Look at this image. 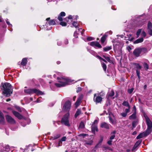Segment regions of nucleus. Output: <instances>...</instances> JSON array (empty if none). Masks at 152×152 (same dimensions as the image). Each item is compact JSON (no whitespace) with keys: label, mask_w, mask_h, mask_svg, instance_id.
<instances>
[{"label":"nucleus","mask_w":152,"mask_h":152,"mask_svg":"<svg viewBox=\"0 0 152 152\" xmlns=\"http://www.w3.org/2000/svg\"><path fill=\"white\" fill-rule=\"evenodd\" d=\"M81 91V88H78V90L77 91V92L78 91Z\"/></svg>","instance_id":"obj_64"},{"label":"nucleus","mask_w":152,"mask_h":152,"mask_svg":"<svg viewBox=\"0 0 152 152\" xmlns=\"http://www.w3.org/2000/svg\"><path fill=\"white\" fill-rule=\"evenodd\" d=\"M60 15L58 16V19L60 21H62V18Z\"/></svg>","instance_id":"obj_47"},{"label":"nucleus","mask_w":152,"mask_h":152,"mask_svg":"<svg viewBox=\"0 0 152 152\" xmlns=\"http://www.w3.org/2000/svg\"><path fill=\"white\" fill-rule=\"evenodd\" d=\"M65 13L64 12H61L60 13V15L62 17L64 16H65Z\"/></svg>","instance_id":"obj_45"},{"label":"nucleus","mask_w":152,"mask_h":152,"mask_svg":"<svg viewBox=\"0 0 152 152\" xmlns=\"http://www.w3.org/2000/svg\"><path fill=\"white\" fill-rule=\"evenodd\" d=\"M100 127L106 129H109V125L107 123L104 122L101 124Z\"/></svg>","instance_id":"obj_15"},{"label":"nucleus","mask_w":152,"mask_h":152,"mask_svg":"<svg viewBox=\"0 0 152 152\" xmlns=\"http://www.w3.org/2000/svg\"><path fill=\"white\" fill-rule=\"evenodd\" d=\"M87 134H80V135L82 136L83 137H84L87 135Z\"/></svg>","instance_id":"obj_57"},{"label":"nucleus","mask_w":152,"mask_h":152,"mask_svg":"<svg viewBox=\"0 0 152 152\" xmlns=\"http://www.w3.org/2000/svg\"><path fill=\"white\" fill-rule=\"evenodd\" d=\"M141 32V29H139L137 31L136 35L137 36V37H138L139 36Z\"/></svg>","instance_id":"obj_35"},{"label":"nucleus","mask_w":152,"mask_h":152,"mask_svg":"<svg viewBox=\"0 0 152 152\" xmlns=\"http://www.w3.org/2000/svg\"><path fill=\"white\" fill-rule=\"evenodd\" d=\"M144 117L147 126V128L146 131L147 132L150 133L152 131V122L146 115H144Z\"/></svg>","instance_id":"obj_4"},{"label":"nucleus","mask_w":152,"mask_h":152,"mask_svg":"<svg viewBox=\"0 0 152 152\" xmlns=\"http://www.w3.org/2000/svg\"><path fill=\"white\" fill-rule=\"evenodd\" d=\"M122 105L124 106L127 107L128 108H130V106L128 102L127 101H124L122 103Z\"/></svg>","instance_id":"obj_22"},{"label":"nucleus","mask_w":152,"mask_h":152,"mask_svg":"<svg viewBox=\"0 0 152 152\" xmlns=\"http://www.w3.org/2000/svg\"><path fill=\"white\" fill-rule=\"evenodd\" d=\"M94 39V38L91 37H88L87 38V40L88 41H90Z\"/></svg>","instance_id":"obj_40"},{"label":"nucleus","mask_w":152,"mask_h":152,"mask_svg":"<svg viewBox=\"0 0 152 152\" xmlns=\"http://www.w3.org/2000/svg\"><path fill=\"white\" fill-rule=\"evenodd\" d=\"M97 57L100 60V61H101V60H102V58L99 56H97Z\"/></svg>","instance_id":"obj_55"},{"label":"nucleus","mask_w":152,"mask_h":152,"mask_svg":"<svg viewBox=\"0 0 152 152\" xmlns=\"http://www.w3.org/2000/svg\"><path fill=\"white\" fill-rule=\"evenodd\" d=\"M98 121L96 120H95L94 121L92 124H97L98 123Z\"/></svg>","instance_id":"obj_52"},{"label":"nucleus","mask_w":152,"mask_h":152,"mask_svg":"<svg viewBox=\"0 0 152 152\" xmlns=\"http://www.w3.org/2000/svg\"><path fill=\"white\" fill-rule=\"evenodd\" d=\"M143 66L146 70H147L148 69V66L147 63H144L143 64Z\"/></svg>","instance_id":"obj_30"},{"label":"nucleus","mask_w":152,"mask_h":152,"mask_svg":"<svg viewBox=\"0 0 152 152\" xmlns=\"http://www.w3.org/2000/svg\"><path fill=\"white\" fill-rule=\"evenodd\" d=\"M133 90H134V89L133 88H131V89H128V92L129 94H131L132 93Z\"/></svg>","instance_id":"obj_41"},{"label":"nucleus","mask_w":152,"mask_h":152,"mask_svg":"<svg viewBox=\"0 0 152 152\" xmlns=\"http://www.w3.org/2000/svg\"><path fill=\"white\" fill-rule=\"evenodd\" d=\"M6 23H7V24L9 25V26H10V27H12V25L10 24V23L9 21H6Z\"/></svg>","instance_id":"obj_53"},{"label":"nucleus","mask_w":152,"mask_h":152,"mask_svg":"<svg viewBox=\"0 0 152 152\" xmlns=\"http://www.w3.org/2000/svg\"><path fill=\"white\" fill-rule=\"evenodd\" d=\"M71 103L70 101H67L65 103L63 107V110L65 111H69L70 108Z\"/></svg>","instance_id":"obj_9"},{"label":"nucleus","mask_w":152,"mask_h":152,"mask_svg":"<svg viewBox=\"0 0 152 152\" xmlns=\"http://www.w3.org/2000/svg\"><path fill=\"white\" fill-rule=\"evenodd\" d=\"M115 137V135H111V136L110 138V140H112Z\"/></svg>","instance_id":"obj_46"},{"label":"nucleus","mask_w":152,"mask_h":152,"mask_svg":"<svg viewBox=\"0 0 152 152\" xmlns=\"http://www.w3.org/2000/svg\"><path fill=\"white\" fill-rule=\"evenodd\" d=\"M72 25L73 26H75L76 28L77 27L78 25L77 22L75 21L73 22L72 23Z\"/></svg>","instance_id":"obj_43"},{"label":"nucleus","mask_w":152,"mask_h":152,"mask_svg":"<svg viewBox=\"0 0 152 152\" xmlns=\"http://www.w3.org/2000/svg\"><path fill=\"white\" fill-rule=\"evenodd\" d=\"M112 49V46H106L103 48V51H107L110 50Z\"/></svg>","instance_id":"obj_24"},{"label":"nucleus","mask_w":152,"mask_h":152,"mask_svg":"<svg viewBox=\"0 0 152 152\" xmlns=\"http://www.w3.org/2000/svg\"><path fill=\"white\" fill-rule=\"evenodd\" d=\"M141 36L142 37H145L146 36V34L144 31H142L141 33Z\"/></svg>","instance_id":"obj_38"},{"label":"nucleus","mask_w":152,"mask_h":152,"mask_svg":"<svg viewBox=\"0 0 152 152\" xmlns=\"http://www.w3.org/2000/svg\"><path fill=\"white\" fill-rule=\"evenodd\" d=\"M66 140V137H64L61 139V140L62 141H65Z\"/></svg>","instance_id":"obj_48"},{"label":"nucleus","mask_w":152,"mask_h":152,"mask_svg":"<svg viewBox=\"0 0 152 152\" xmlns=\"http://www.w3.org/2000/svg\"><path fill=\"white\" fill-rule=\"evenodd\" d=\"M79 127L81 128H83L84 127V123L83 122H81L79 125Z\"/></svg>","instance_id":"obj_32"},{"label":"nucleus","mask_w":152,"mask_h":152,"mask_svg":"<svg viewBox=\"0 0 152 152\" xmlns=\"http://www.w3.org/2000/svg\"><path fill=\"white\" fill-rule=\"evenodd\" d=\"M136 112H134L133 114L129 117V119H134L136 118Z\"/></svg>","instance_id":"obj_23"},{"label":"nucleus","mask_w":152,"mask_h":152,"mask_svg":"<svg viewBox=\"0 0 152 152\" xmlns=\"http://www.w3.org/2000/svg\"><path fill=\"white\" fill-rule=\"evenodd\" d=\"M135 67L137 69L136 70L137 75L139 79H140V70L142 68V66H140L139 64L135 63L134 64Z\"/></svg>","instance_id":"obj_8"},{"label":"nucleus","mask_w":152,"mask_h":152,"mask_svg":"<svg viewBox=\"0 0 152 152\" xmlns=\"http://www.w3.org/2000/svg\"><path fill=\"white\" fill-rule=\"evenodd\" d=\"M72 18V16L71 15H69L68 17V19H71Z\"/></svg>","instance_id":"obj_61"},{"label":"nucleus","mask_w":152,"mask_h":152,"mask_svg":"<svg viewBox=\"0 0 152 152\" xmlns=\"http://www.w3.org/2000/svg\"><path fill=\"white\" fill-rule=\"evenodd\" d=\"M133 110L134 111V112H136V109L135 106H134L133 107Z\"/></svg>","instance_id":"obj_60"},{"label":"nucleus","mask_w":152,"mask_h":152,"mask_svg":"<svg viewBox=\"0 0 152 152\" xmlns=\"http://www.w3.org/2000/svg\"><path fill=\"white\" fill-rule=\"evenodd\" d=\"M97 57L100 60V61H101V60H102V58L99 56H97Z\"/></svg>","instance_id":"obj_56"},{"label":"nucleus","mask_w":152,"mask_h":152,"mask_svg":"<svg viewBox=\"0 0 152 152\" xmlns=\"http://www.w3.org/2000/svg\"><path fill=\"white\" fill-rule=\"evenodd\" d=\"M109 119L110 121L113 124H115V120L113 119L110 116H109Z\"/></svg>","instance_id":"obj_27"},{"label":"nucleus","mask_w":152,"mask_h":152,"mask_svg":"<svg viewBox=\"0 0 152 152\" xmlns=\"http://www.w3.org/2000/svg\"><path fill=\"white\" fill-rule=\"evenodd\" d=\"M69 113H68L64 115L61 120L62 124H64L65 125L68 126H70V124L69 120Z\"/></svg>","instance_id":"obj_6"},{"label":"nucleus","mask_w":152,"mask_h":152,"mask_svg":"<svg viewBox=\"0 0 152 152\" xmlns=\"http://www.w3.org/2000/svg\"><path fill=\"white\" fill-rule=\"evenodd\" d=\"M25 93L27 94H31L35 93L38 95H42L43 93L41 91L36 89H28L24 90Z\"/></svg>","instance_id":"obj_5"},{"label":"nucleus","mask_w":152,"mask_h":152,"mask_svg":"<svg viewBox=\"0 0 152 152\" xmlns=\"http://www.w3.org/2000/svg\"><path fill=\"white\" fill-rule=\"evenodd\" d=\"M0 118L1 119L0 120V123L2 124H4V117L3 116V114L0 116Z\"/></svg>","instance_id":"obj_26"},{"label":"nucleus","mask_w":152,"mask_h":152,"mask_svg":"<svg viewBox=\"0 0 152 152\" xmlns=\"http://www.w3.org/2000/svg\"><path fill=\"white\" fill-rule=\"evenodd\" d=\"M68 43V40L67 39H66L65 40V44H67Z\"/></svg>","instance_id":"obj_63"},{"label":"nucleus","mask_w":152,"mask_h":152,"mask_svg":"<svg viewBox=\"0 0 152 152\" xmlns=\"http://www.w3.org/2000/svg\"><path fill=\"white\" fill-rule=\"evenodd\" d=\"M61 42L60 41H58V42H57V45H58V46H60L61 45Z\"/></svg>","instance_id":"obj_58"},{"label":"nucleus","mask_w":152,"mask_h":152,"mask_svg":"<svg viewBox=\"0 0 152 152\" xmlns=\"http://www.w3.org/2000/svg\"><path fill=\"white\" fill-rule=\"evenodd\" d=\"M1 88L6 96H9L12 93V86L10 83H2Z\"/></svg>","instance_id":"obj_1"},{"label":"nucleus","mask_w":152,"mask_h":152,"mask_svg":"<svg viewBox=\"0 0 152 152\" xmlns=\"http://www.w3.org/2000/svg\"><path fill=\"white\" fill-rule=\"evenodd\" d=\"M102 64L104 71H106L107 69V66L104 63H102Z\"/></svg>","instance_id":"obj_31"},{"label":"nucleus","mask_w":152,"mask_h":152,"mask_svg":"<svg viewBox=\"0 0 152 152\" xmlns=\"http://www.w3.org/2000/svg\"><path fill=\"white\" fill-rule=\"evenodd\" d=\"M88 44L91 46L93 47L96 46L99 48H101L102 47L100 44L97 42H89Z\"/></svg>","instance_id":"obj_10"},{"label":"nucleus","mask_w":152,"mask_h":152,"mask_svg":"<svg viewBox=\"0 0 152 152\" xmlns=\"http://www.w3.org/2000/svg\"><path fill=\"white\" fill-rule=\"evenodd\" d=\"M101 93L98 94L96 95V94L94 95V101L96 103H101L102 100V98L101 97Z\"/></svg>","instance_id":"obj_7"},{"label":"nucleus","mask_w":152,"mask_h":152,"mask_svg":"<svg viewBox=\"0 0 152 152\" xmlns=\"http://www.w3.org/2000/svg\"><path fill=\"white\" fill-rule=\"evenodd\" d=\"M37 102H40L41 101H40V97L37 100Z\"/></svg>","instance_id":"obj_59"},{"label":"nucleus","mask_w":152,"mask_h":152,"mask_svg":"<svg viewBox=\"0 0 152 152\" xmlns=\"http://www.w3.org/2000/svg\"><path fill=\"white\" fill-rule=\"evenodd\" d=\"M143 41V37L141 38L138 39L136 40L134 42L135 44H137L139 43L142 42Z\"/></svg>","instance_id":"obj_21"},{"label":"nucleus","mask_w":152,"mask_h":152,"mask_svg":"<svg viewBox=\"0 0 152 152\" xmlns=\"http://www.w3.org/2000/svg\"><path fill=\"white\" fill-rule=\"evenodd\" d=\"M114 94H115V93H114V91L113 90H111V92L110 93V94H109V96H110L112 97L114 95Z\"/></svg>","instance_id":"obj_34"},{"label":"nucleus","mask_w":152,"mask_h":152,"mask_svg":"<svg viewBox=\"0 0 152 152\" xmlns=\"http://www.w3.org/2000/svg\"><path fill=\"white\" fill-rule=\"evenodd\" d=\"M57 79L59 80V83H55L56 86L58 87H61L64 86H65L68 84L70 82L69 79H68L64 78H60L58 77Z\"/></svg>","instance_id":"obj_2"},{"label":"nucleus","mask_w":152,"mask_h":152,"mask_svg":"<svg viewBox=\"0 0 152 152\" xmlns=\"http://www.w3.org/2000/svg\"><path fill=\"white\" fill-rule=\"evenodd\" d=\"M137 132L136 131H134L133 133H132V135H134L136 134H137Z\"/></svg>","instance_id":"obj_62"},{"label":"nucleus","mask_w":152,"mask_h":152,"mask_svg":"<svg viewBox=\"0 0 152 152\" xmlns=\"http://www.w3.org/2000/svg\"><path fill=\"white\" fill-rule=\"evenodd\" d=\"M149 31H148V34L151 35H152V29H148Z\"/></svg>","instance_id":"obj_49"},{"label":"nucleus","mask_w":152,"mask_h":152,"mask_svg":"<svg viewBox=\"0 0 152 152\" xmlns=\"http://www.w3.org/2000/svg\"><path fill=\"white\" fill-rule=\"evenodd\" d=\"M6 118L7 121L11 124L15 123V121L14 119L10 116L7 115L6 116Z\"/></svg>","instance_id":"obj_13"},{"label":"nucleus","mask_w":152,"mask_h":152,"mask_svg":"<svg viewBox=\"0 0 152 152\" xmlns=\"http://www.w3.org/2000/svg\"><path fill=\"white\" fill-rule=\"evenodd\" d=\"M27 61L26 58H24L22 60L21 64L22 66H25L27 64Z\"/></svg>","instance_id":"obj_20"},{"label":"nucleus","mask_w":152,"mask_h":152,"mask_svg":"<svg viewBox=\"0 0 152 152\" xmlns=\"http://www.w3.org/2000/svg\"><path fill=\"white\" fill-rule=\"evenodd\" d=\"M84 31V29H82L81 28H78L74 32V35L76 38H77V37L76 36L77 35L79 34L80 33L81 35H83Z\"/></svg>","instance_id":"obj_12"},{"label":"nucleus","mask_w":152,"mask_h":152,"mask_svg":"<svg viewBox=\"0 0 152 152\" xmlns=\"http://www.w3.org/2000/svg\"><path fill=\"white\" fill-rule=\"evenodd\" d=\"M123 117H125L126 116L127 114L126 113H121L120 114Z\"/></svg>","instance_id":"obj_39"},{"label":"nucleus","mask_w":152,"mask_h":152,"mask_svg":"<svg viewBox=\"0 0 152 152\" xmlns=\"http://www.w3.org/2000/svg\"><path fill=\"white\" fill-rule=\"evenodd\" d=\"M116 133V131H114L113 132L111 133V135H115Z\"/></svg>","instance_id":"obj_54"},{"label":"nucleus","mask_w":152,"mask_h":152,"mask_svg":"<svg viewBox=\"0 0 152 152\" xmlns=\"http://www.w3.org/2000/svg\"><path fill=\"white\" fill-rule=\"evenodd\" d=\"M92 131L93 133L95 132V131H97V126L96 124H92L91 126Z\"/></svg>","instance_id":"obj_19"},{"label":"nucleus","mask_w":152,"mask_h":152,"mask_svg":"<svg viewBox=\"0 0 152 152\" xmlns=\"http://www.w3.org/2000/svg\"><path fill=\"white\" fill-rule=\"evenodd\" d=\"M152 24L150 21H149L148 24V29H152Z\"/></svg>","instance_id":"obj_29"},{"label":"nucleus","mask_w":152,"mask_h":152,"mask_svg":"<svg viewBox=\"0 0 152 152\" xmlns=\"http://www.w3.org/2000/svg\"><path fill=\"white\" fill-rule=\"evenodd\" d=\"M93 143V141L92 140H90L88 141H86L85 142V145H91Z\"/></svg>","instance_id":"obj_28"},{"label":"nucleus","mask_w":152,"mask_h":152,"mask_svg":"<svg viewBox=\"0 0 152 152\" xmlns=\"http://www.w3.org/2000/svg\"><path fill=\"white\" fill-rule=\"evenodd\" d=\"M147 49L145 48H138L135 49L133 52V54L136 57H138L141 53H144L146 52Z\"/></svg>","instance_id":"obj_3"},{"label":"nucleus","mask_w":152,"mask_h":152,"mask_svg":"<svg viewBox=\"0 0 152 152\" xmlns=\"http://www.w3.org/2000/svg\"><path fill=\"white\" fill-rule=\"evenodd\" d=\"M12 113L18 119H21L23 118V116L18 112L15 111H13Z\"/></svg>","instance_id":"obj_14"},{"label":"nucleus","mask_w":152,"mask_h":152,"mask_svg":"<svg viewBox=\"0 0 152 152\" xmlns=\"http://www.w3.org/2000/svg\"><path fill=\"white\" fill-rule=\"evenodd\" d=\"M137 124V122L136 121H133L132 123V126L134 128L136 126Z\"/></svg>","instance_id":"obj_37"},{"label":"nucleus","mask_w":152,"mask_h":152,"mask_svg":"<svg viewBox=\"0 0 152 152\" xmlns=\"http://www.w3.org/2000/svg\"><path fill=\"white\" fill-rule=\"evenodd\" d=\"M50 18H47L46 19V20L47 21H49L48 22V24L50 25H54L55 24V21L53 20H49L50 19Z\"/></svg>","instance_id":"obj_18"},{"label":"nucleus","mask_w":152,"mask_h":152,"mask_svg":"<svg viewBox=\"0 0 152 152\" xmlns=\"http://www.w3.org/2000/svg\"><path fill=\"white\" fill-rule=\"evenodd\" d=\"M127 49L129 52H130L131 50V48L129 46H128L127 47Z\"/></svg>","instance_id":"obj_51"},{"label":"nucleus","mask_w":152,"mask_h":152,"mask_svg":"<svg viewBox=\"0 0 152 152\" xmlns=\"http://www.w3.org/2000/svg\"><path fill=\"white\" fill-rule=\"evenodd\" d=\"M103 57L106 59L107 61H108L109 62H110V57H106L104 56H103Z\"/></svg>","instance_id":"obj_36"},{"label":"nucleus","mask_w":152,"mask_h":152,"mask_svg":"<svg viewBox=\"0 0 152 152\" xmlns=\"http://www.w3.org/2000/svg\"><path fill=\"white\" fill-rule=\"evenodd\" d=\"M106 39V37L105 36H103L102 37L101 39V41L102 43H103L105 40Z\"/></svg>","instance_id":"obj_33"},{"label":"nucleus","mask_w":152,"mask_h":152,"mask_svg":"<svg viewBox=\"0 0 152 152\" xmlns=\"http://www.w3.org/2000/svg\"><path fill=\"white\" fill-rule=\"evenodd\" d=\"M125 113H126L127 114V113H129L130 112V108H128V109H125Z\"/></svg>","instance_id":"obj_44"},{"label":"nucleus","mask_w":152,"mask_h":152,"mask_svg":"<svg viewBox=\"0 0 152 152\" xmlns=\"http://www.w3.org/2000/svg\"><path fill=\"white\" fill-rule=\"evenodd\" d=\"M60 24L61 25L63 26H65L66 25V23L64 22H61L60 23Z\"/></svg>","instance_id":"obj_42"},{"label":"nucleus","mask_w":152,"mask_h":152,"mask_svg":"<svg viewBox=\"0 0 152 152\" xmlns=\"http://www.w3.org/2000/svg\"><path fill=\"white\" fill-rule=\"evenodd\" d=\"M111 140H110L108 141L107 143L108 145H112V141Z\"/></svg>","instance_id":"obj_50"},{"label":"nucleus","mask_w":152,"mask_h":152,"mask_svg":"<svg viewBox=\"0 0 152 152\" xmlns=\"http://www.w3.org/2000/svg\"><path fill=\"white\" fill-rule=\"evenodd\" d=\"M142 141V140H140L136 142L132 149V151H133L138 147V146L141 143Z\"/></svg>","instance_id":"obj_17"},{"label":"nucleus","mask_w":152,"mask_h":152,"mask_svg":"<svg viewBox=\"0 0 152 152\" xmlns=\"http://www.w3.org/2000/svg\"><path fill=\"white\" fill-rule=\"evenodd\" d=\"M83 96H80L77 99V100L75 103L76 107H77L79 105L81 100L82 99Z\"/></svg>","instance_id":"obj_16"},{"label":"nucleus","mask_w":152,"mask_h":152,"mask_svg":"<svg viewBox=\"0 0 152 152\" xmlns=\"http://www.w3.org/2000/svg\"><path fill=\"white\" fill-rule=\"evenodd\" d=\"M150 133L148 132H147V131L146 130L145 132H144L142 133H140L137 137L136 138L137 139H138L143 137H146Z\"/></svg>","instance_id":"obj_11"},{"label":"nucleus","mask_w":152,"mask_h":152,"mask_svg":"<svg viewBox=\"0 0 152 152\" xmlns=\"http://www.w3.org/2000/svg\"><path fill=\"white\" fill-rule=\"evenodd\" d=\"M81 110L80 109H77V112L75 115V116L76 118L78 115H79L81 113Z\"/></svg>","instance_id":"obj_25"}]
</instances>
